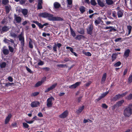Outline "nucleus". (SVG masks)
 <instances>
[{"label": "nucleus", "instance_id": "obj_55", "mask_svg": "<svg viewBox=\"0 0 132 132\" xmlns=\"http://www.w3.org/2000/svg\"><path fill=\"white\" fill-rule=\"evenodd\" d=\"M46 77H44L42 78L41 80L40 81L43 83L46 80Z\"/></svg>", "mask_w": 132, "mask_h": 132}, {"label": "nucleus", "instance_id": "obj_59", "mask_svg": "<svg viewBox=\"0 0 132 132\" xmlns=\"http://www.w3.org/2000/svg\"><path fill=\"white\" fill-rule=\"evenodd\" d=\"M43 69L46 71H48L49 70L50 68L48 67H46L43 68Z\"/></svg>", "mask_w": 132, "mask_h": 132}, {"label": "nucleus", "instance_id": "obj_31", "mask_svg": "<svg viewBox=\"0 0 132 132\" xmlns=\"http://www.w3.org/2000/svg\"><path fill=\"white\" fill-rule=\"evenodd\" d=\"M6 65V64L5 62H3L0 63L1 67L2 68H4Z\"/></svg>", "mask_w": 132, "mask_h": 132}, {"label": "nucleus", "instance_id": "obj_42", "mask_svg": "<svg viewBox=\"0 0 132 132\" xmlns=\"http://www.w3.org/2000/svg\"><path fill=\"white\" fill-rule=\"evenodd\" d=\"M126 99L128 100H130L132 99V94H130L129 95L127 96Z\"/></svg>", "mask_w": 132, "mask_h": 132}, {"label": "nucleus", "instance_id": "obj_25", "mask_svg": "<svg viewBox=\"0 0 132 132\" xmlns=\"http://www.w3.org/2000/svg\"><path fill=\"white\" fill-rule=\"evenodd\" d=\"M127 28L128 30V34L127 35V36H128L131 33V29H132V27L130 26H127Z\"/></svg>", "mask_w": 132, "mask_h": 132}, {"label": "nucleus", "instance_id": "obj_61", "mask_svg": "<svg viewBox=\"0 0 132 132\" xmlns=\"http://www.w3.org/2000/svg\"><path fill=\"white\" fill-rule=\"evenodd\" d=\"M21 45L23 47L24 46V40H21Z\"/></svg>", "mask_w": 132, "mask_h": 132}, {"label": "nucleus", "instance_id": "obj_19", "mask_svg": "<svg viewBox=\"0 0 132 132\" xmlns=\"http://www.w3.org/2000/svg\"><path fill=\"white\" fill-rule=\"evenodd\" d=\"M5 8L6 11V13H9L10 10L11 9V7L10 5H8L5 6Z\"/></svg>", "mask_w": 132, "mask_h": 132}, {"label": "nucleus", "instance_id": "obj_45", "mask_svg": "<svg viewBox=\"0 0 132 132\" xmlns=\"http://www.w3.org/2000/svg\"><path fill=\"white\" fill-rule=\"evenodd\" d=\"M10 34L12 37L15 38L16 37V34L14 32H11Z\"/></svg>", "mask_w": 132, "mask_h": 132}, {"label": "nucleus", "instance_id": "obj_52", "mask_svg": "<svg viewBox=\"0 0 132 132\" xmlns=\"http://www.w3.org/2000/svg\"><path fill=\"white\" fill-rule=\"evenodd\" d=\"M66 48L67 49H69V50L71 52H72V51H73V50L72 48L71 47H69V46H67L66 47Z\"/></svg>", "mask_w": 132, "mask_h": 132}, {"label": "nucleus", "instance_id": "obj_49", "mask_svg": "<svg viewBox=\"0 0 132 132\" xmlns=\"http://www.w3.org/2000/svg\"><path fill=\"white\" fill-rule=\"evenodd\" d=\"M26 1V0H20V4L23 5L25 4Z\"/></svg>", "mask_w": 132, "mask_h": 132}, {"label": "nucleus", "instance_id": "obj_32", "mask_svg": "<svg viewBox=\"0 0 132 132\" xmlns=\"http://www.w3.org/2000/svg\"><path fill=\"white\" fill-rule=\"evenodd\" d=\"M71 34V35L73 37H75L76 34L74 31H73V30L71 28H70Z\"/></svg>", "mask_w": 132, "mask_h": 132}, {"label": "nucleus", "instance_id": "obj_20", "mask_svg": "<svg viewBox=\"0 0 132 132\" xmlns=\"http://www.w3.org/2000/svg\"><path fill=\"white\" fill-rule=\"evenodd\" d=\"M72 0H67L68 4V7L69 8H71L72 6Z\"/></svg>", "mask_w": 132, "mask_h": 132}, {"label": "nucleus", "instance_id": "obj_46", "mask_svg": "<svg viewBox=\"0 0 132 132\" xmlns=\"http://www.w3.org/2000/svg\"><path fill=\"white\" fill-rule=\"evenodd\" d=\"M57 66L60 67L64 68L66 66V65L65 64H60L57 65Z\"/></svg>", "mask_w": 132, "mask_h": 132}, {"label": "nucleus", "instance_id": "obj_60", "mask_svg": "<svg viewBox=\"0 0 132 132\" xmlns=\"http://www.w3.org/2000/svg\"><path fill=\"white\" fill-rule=\"evenodd\" d=\"M38 26L39 27V28H43L44 27V26L42 24L40 23H39L38 24Z\"/></svg>", "mask_w": 132, "mask_h": 132}, {"label": "nucleus", "instance_id": "obj_5", "mask_svg": "<svg viewBox=\"0 0 132 132\" xmlns=\"http://www.w3.org/2000/svg\"><path fill=\"white\" fill-rule=\"evenodd\" d=\"M109 92V91H107L102 94L101 95L99 96L98 98L96 100V102H98L101 99L104 97Z\"/></svg>", "mask_w": 132, "mask_h": 132}, {"label": "nucleus", "instance_id": "obj_26", "mask_svg": "<svg viewBox=\"0 0 132 132\" xmlns=\"http://www.w3.org/2000/svg\"><path fill=\"white\" fill-rule=\"evenodd\" d=\"M101 21L102 20L99 18H98L95 21V25L97 26L98 24H99Z\"/></svg>", "mask_w": 132, "mask_h": 132}, {"label": "nucleus", "instance_id": "obj_12", "mask_svg": "<svg viewBox=\"0 0 132 132\" xmlns=\"http://www.w3.org/2000/svg\"><path fill=\"white\" fill-rule=\"evenodd\" d=\"M130 52V50H129L128 49L126 50L124 52L123 56L126 58L128 57L129 55V54Z\"/></svg>", "mask_w": 132, "mask_h": 132}, {"label": "nucleus", "instance_id": "obj_50", "mask_svg": "<svg viewBox=\"0 0 132 132\" xmlns=\"http://www.w3.org/2000/svg\"><path fill=\"white\" fill-rule=\"evenodd\" d=\"M44 64V62L41 60H40L38 63V64L39 65H42Z\"/></svg>", "mask_w": 132, "mask_h": 132}, {"label": "nucleus", "instance_id": "obj_35", "mask_svg": "<svg viewBox=\"0 0 132 132\" xmlns=\"http://www.w3.org/2000/svg\"><path fill=\"white\" fill-rule=\"evenodd\" d=\"M29 47L31 48H32L33 47V43L31 39H30V41L29 42Z\"/></svg>", "mask_w": 132, "mask_h": 132}, {"label": "nucleus", "instance_id": "obj_41", "mask_svg": "<svg viewBox=\"0 0 132 132\" xmlns=\"http://www.w3.org/2000/svg\"><path fill=\"white\" fill-rule=\"evenodd\" d=\"M8 47L10 51L12 53L14 51V48L10 46Z\"/></svg>", "mask_w": 132, "mask_h": 132}, {"label": "nucleus", "instance_id": "obj_8", "mask_svg": "<svg viewBox=\"0 0 132 132\" xmlns=\"http://www.w3.org/2000/svg\"><path fill=\"white\" fill-rule=\"evenodd\" d=\"M39 102L38 101H34L31 104V106L32 107H37L39 106Z\"/></svg>", "mask_w": 132, "mask_h": 132}, {"label": "nucleus", "instance_id": "obj_44", "mask_svg": "<svg viewBox=\"0 0 132 132\" xmlns=\"http://www.w3.org/2000/svg\"><path fill=\"white\" fill-rule=\"evenodd\" d=\"M112 15L113 17L117 18L116 13L115 11H114L112 12Z\"/></svg>", "mask_w": 132, "mask_h": 132}, {"label": "nucleus", "instance_id": "obj_64", "mask_svg": "<svg viewBox=\"0 0 132 132\" xmlns=\"http://www.w3.org/2000/svg\"><path fill=\"white\" fill-rule=\"evenodd\" d=\"M8 79L10 82H12L13 81V78L11 77H9Z\"/></svg>", "mask_w": 132, "mask_h": 132}, {"label": "nucleus", "instance_id": "obj_11", "mask_svg": "<svg viewBox=\"0 0 132 132\" xmlns=\"http://www.w3.org/2000/svg\"><path fill=\"white\" fill-rule=\"evenodd\" d=\"M2 51L4 54L5 55H7L9 53V50L6 49L5 46H4L3 48Z\"/></svg>", "mask_w": 132, "mask_h": 132}, {"label": "nucleus", "instance_id": "obj_4", "mask_svg": "<svg viewBox=\"0 0 132 132\" xmlns=\"http://www.w3.org/2000/svg\"><path fill=\"white\" fill-rule=\"evenodd\" d=\"M10 29V28L6 26H4L2 27L0 26V34H2L7 31Z\"/></svg>", "mask_w": 132, "mask_h": 132}, {"label": "nucleus", "instance_id": "obj_53", "mask_svg": "<svg viewBox=\"0 0 132 132\" xmlns=\"http://www.w3.org/2000/svg\"><path fill=\"white\" fill-rule=\"evenodd\" d=\"M128 93L127 92H126L125 93H122L121 94H120V96H121V97H122L123 96H125L126 94H127Z\"/></svg>", "mask_w": 132, "mask_h": 132}, {"label": "nucleus", "instance_id": "obj_9", "mask_svg": "<svg viewBox=\"0 0 132 132\" xmlns=\"http://www.w3.org/2000/svg\"><path fill=\"white\" fill-rule=\"evenodd\" d=\"M124 101L123 100H121L118 102L116 104L113 106V109H114L116 107H119V106H121L122 104L124 102Z\"/></svg>", "mask_w": 132, "mask_h": 132}, {"label": "nucleus", "instance_id": "obj_56", "mask_svg": "<svg viewBox=\"0 0 132 132\" xmlns=\"http://www.w3.org/2000/svg\"><path fill=\"white\" fill-rule=\"evenodd\" d=\"M34 120H32L29 121H26L27 123H28L29 124H30L34 122Z\"/></svg>", "mask_w": 132, "mask_h": 132}, {"label": "nucleus", "instance_id": "obj_18", "mask_svg": "<svg viewBox=\"0 0 132 132\" xmlns=\"http://www.w3.org/2000/svg\"><path fill=\"white\" fill-rule=\"evenodd\" d=\"M84 108V105L80 107L76 111V112L77 113L79 114L81 113Z\"/></svg>", "mask_w": 132, "mask_h": 132}, {"label": "nucleus", "instance_id": "obj_57", "mask_svg": "<svg viewBox=\"0 0 132 132\" xmlns=\"http://www.w3.org/2000/svg\"><path fill=\"white\" fill-rule=\"evenodd\" d=\"M26 68L27 70L29 73H32V71L28 67H26Z\"/></svg>", "mask_w": 132, "mask_h": 132}, {"label": "nucleus", "instance_id": "obj_27", "mask_svg": "<svg viewBox=\"0 0 132 132\" xmlns=\"http://www.w3.org/2000/svg\"><path fill=\"white\" fill-rule=\"evenodd\" d=\"M79 10L81 13H83L85 11V8L83 6H81L79 8Z\"/></svg>", "mask_w": 132, "mask_h": 132}, {"label": "nucleus", "instance_id": "obj_21", "mask_svg": "<svg viewBox=\"0 0 132 132\" xmlns=\"http://www.w3.org/2000/svg\"><path fill=\"white\" fill-rule=\"evenodd\" d=\"M42 0H39L38 3V9H41L42 8Z\"/></svg>", "mask_w": 132, "mask_h": 132}, {"label": "nucleus", "instance_id": "obj_47", "mask_svg": "<svg viewBox=\"0 0 132 132\" xmlns=\"http://www.w3.org/2000/svg\"><path fill=\"white\" fill-rule=\"evenodd\" d=\"M91 4L93 5H95L96 4L95 0H91Z\"/></svg>", "mask_w": 132, "mask_h": 132}, {"label": "nucleus", "instance_id": "obj_36", "mask_svg": "<svg viewBox=\"0 0 132 132\" xmlns=\"http://www.w3.org/2000/svg\"><path fill=\"white\" fill-rule=\"evenodd\" d=\"M128 82L129 83H130L132 82V75L131 74L129 75Z\"/></svg>", "mask_w": 132, "mask_h": 132}, {"label": "nucleus", "instance_id": "obj_63", "mask_svg": "<svg viewBox=\"0 0 132 132\" xmlns=\"http://www.w3.org/2000/svg\"><path fill=\"white\" fill-rule=\"evenodd\" d=\"M51 90H52V89L51 88V87H49V88H48L47 89H46L45 90V92L46 93L47 92Z\"/></svg>", "mask_w": 132, "mask_h": 132}, {"label": "nucleus", "instance_id": "obj_58", "mask_svg": "<svg viewBox=\"0 0 132 132\" xmlns=\"http://www.w3.org/2000/svg\"><path fill=\"white\" fill-rule=\"evenodd\" d=\"M4 41L5 43L10 44L9 40H8L6 38H5L4 40Z\"/></svg>", "mask_w": 132, "mask_h": 132}, {"label": "nucleus", "instance_id": "obj_7", "mask_svg": "<svg viewBox=\"0 0 132 132\" xmlns=\"http://www.w3.org/2000/svg\"><path fill=\"white\" fill-rule=\"evenodd\" d=\"M81 84V82H77L75 84L70 86L69 88L71 89L75 88L79 86Z\"/></svg>", "mask_w": 132, "mask_h": 132}, {"label": "nucleus", "instance_id": "obj_28", "mask_svg": "<svg viewBox=\"0 0 132 132\" xmlns=\"http://www.w3.org/2000/svg\"><path fill=\"white\" fill-rule=\"evenodd\" d=\"M18 38L20 41L24 40V37L21 34H20L18 36Z\"/></svg>", "mask_w": 132, "mask_h": 132}, {"label": "nucleus", "instance_id": "obj_6", "mask_svg": "<svg viewBox=\"0 0 132 132\" xmlns=\"http://www.w3.org/2000/svg\"><path fill=\"white\" fill-rule=\"evenodd\" d=\"M68 111L66 110L61 113L59 116V117L61 118H65L68 116Z\"/></svg>", "mask_w": 132, "mask_h": 132}, {"label": "nucleus", "instance_id": "obj_14", "mask_svg": "<svg viewBox=\"0 0 132 132\" xmlns=\"http://www.w3.org/2000/svg\"><path fill=\"white\" fill-rule=\"evenodd\" d=\"M93 29V26L92 25H90L88 27V28L87 29V30L88 34L91 35L92 34V31Z\"/></svg>", "mask_w": 132, "mask_h": 132}, {"label": "nucleus", "instance_id": "obj_13", "mask_svg": "<svg viewBox=\"0 0 132 132\" xmlns=\"http://www.w3.org/2000/svg\"><path fill=\"white\" fill-rule=\"evenodd\" d=\"M123 11L122 10H120L117 12V15L119 18L121 17L123 15Z\"/></svg>", "mask_w": 132, "mask_h": 132}, {"label": "nucleus", "instance_id": "obj_22", "mask_svg": "<svg viewBox=\"0 0 132 132\" xmlns=\"http://www.w3.org/2000/svg\"><path fill=\"white\" fill-rule=\"evenodd\" d=\"M117 54L116 53H113L112 55V62H113L117 58Z\"/></svg>", "mask_w": 132, "mask_h": 132}, {"label": "nucleus", "instance_id": "obj_51", "mask_svg": "<svg viewBox=\"0 0 132 132\" xmlns=\"http://www.w3.org/2000/svg\"><path fill=\"white\" fill-rule=\"evenodd\" d=\"M102 106L103 108L105 109H107L108 107V106L105 103L102 104Z\"/></svg>", "mask_w": 132, "mask_h": 132}, {"label": "nucleus", "instance_id": "obj_2", "mask_svg": "<svg viewBox=\"0 0 132 132\" xmlns=\"http://www.w3.org/2000/svg\"><path fill=\"white\" fill-rule=\"evenodd\" d=\"M123 114L125 117H129L132 114V108L126 107L124 110Z\"/></svg>", "mask_w": 132, "mask_h": 132}, {"label": "nucleus", "instance_id": "obj_39", "mask_svg": "<svg viewBox=\"0 0 132 132\" xmlns=\"http://www.w3.org/2000/svg\"><path fill=\"white\" fill-rule=\"evenodd\" d=\"M110 28V30H109V31L110 32H112V31H116V29L115 28L112 27V26H111Z\"/></svg>", "mask_w": 132, "mask_h": 132}, {"label": "nucleus", "instance_id": "obj_16", "mask_svg": "<svg viewBox=\"0 0 132 132\" xmlns=\"http://www.w3.org/2000/svg\"><path fill=\"white\" fill-rule=\"evenodd\" d=\"M106 75H107L106 73H105L103 74L101 79V83L102 84L104 83L106 80Z\"/></svg>", "mask_w": 132, "mask_h": 132}, {"label": "nucleus", "instance_id": "obj_15", "mask_svg": "<svg viewBox=\"0 0 132 132\" xmlns=\"http://www.w3.org/2000/svg\"><path fill=\"white\" fill-rule=\"evenodd\" d=\"M11 114H8V116L6 117L5 120V124H7L9 122L10 119L11 117Z\"/></svg>", "mask_w": 132, "mask_h": 132}, {"label": "nucleus", "instance_id": "obj_40", "mask_svg": "<svg viewBox=\"0 0 132 132\" xmlns=\"http://www.w3.org/2000/svg\"><path fill=\"white\" fill-rule=\"evenodd\" d=\"M83 53L85 54L86 55L88 56H91V54L89 52H83Z\"/></svg>", "mask_w": 132, "mask_h": 132}, {"label": "nucleus", "instance_id": "obj_37", "mask_svg": "<svg viewBox=\"0 0 132 132\" xmlns=\"http://www.w3.org/2000/svg\"><path fill=\"white\" fill-rule=\"evenodd\" d=\"M83 37V36L82 35H78L76 36V39L78 40H80Z\"/></svg>", "mask_w": 132, "mask_h": 132}, {"label": "nucleus", "instance_id": "obj_33", "mask_svg": "<svg viewBox=\"0 0 132 132\" xmlns=\"http://www.w3.org/2000/svg\"><path fill=\"white\" fill-rule=\"evenodd\" d=\"M9 2V1L8 0H2V3L4 5H6Z\"/></svg>", "mask_w": 132, "mask_h": 132}, {"label": "nucleus", "instance_id": "obj_3", "mask_svg": "<svg viewBox=\"0 0 132 132\" xmlns=\"http://www.w3.org/2000/svg\"><path fill=\"white\" fill-rule=\"evenodd\" d=\"M54 98L52 97H51L48 98L47 101V106L48 107H51L52 105V102L54 100Z\"/></svg>", "mask_w": 132, "mask_h": 132}, {"label": "nucleus", "instance_id": "obj_38", "mask_svg": "<svg viewBox=\"0 0 132 132\" xmlns=\"http://www.w3.org/2000/svg\"><path fill=\"white\" fill-rule=\"evenodd\" d=\"M121 64V62L120 61H119L115 64L114 65L115 67H118L120 66Z\"/></svg>", "mask_w": 132, "mask_h": 132}, {"label": "nucleus", "instance_id": "obj_30", "mask_svg": "<svg viewBox=\"0 0 132 132\" xmlns=\"http://www.w3.org/2000/svg\"><path fill=\"white\" fill-rule=\"evenodd\" d=\"M42 83L40 81H39L37 82L35 85V87H37L41 85L42 84Z\"/></svg>", "mask_w": 132, "mask_h": 132}, {"label": "nucleus", "instance_id": "obj_62", "mask_svg": "<svg viewBox=\"0 0 132 132\" xmlns=\"http://www.w3.org/2000/svg\"><path fill=\"white\" fill-rule=\"evenodd\" d=\"M121 38H117V39H115V40H114V41L116 42H118V41H119L120 40H121Z\"/></svg>", "mask_w": 132, "mask_h": 132}, {"label": "nucleus", "instance_id": "obj_34", "mask_svg": "<svg viewBox=\"0 0 132 132\" xmlns=\"http://www.w3.org/2000/svg\"><path fill=\"white\" fill-rule=\"evenodd\" d=\"M120 94H118L116 95L114 97V100H116L117 99H118L120 98H121V96H120Z\"/></svg>", "mask_w": 132, "mask_h": 132}, {"label": "nucleus", "instance_id": "obj_29", "mask_svg": "<svg viewBox=\"0 0 132 132\" xmlns=\"http://www.w3.org/2000/svg\"><path fill=\"white\" fill-rule=\"evenodd\" d=\"M98 4L102 7H103L104 6L103 3L100 0H97Z\"/></svg>", "mask_w": 132, "mask_h": 132}, {"label": "nucleus", "instance_id": "obj_48", "mask_svg": "<svg viewBox=\"0 0 132 132\" xmlns=\"http://www.w3.org/2000/svg\"><path fill=\"white\" fill-rule=\"evenodd\" d=\"M23 126L24 127L26 128H28L29 127V125L25 122L23 123Z\"/></svg>", "mask_w": 132, "mask_h": 132}, {"label": "nucleus", "instance_id": "obj_17", "mask_svg": "<svg viewBox=\"0 0 132 132\" xmlns=\"http://www.w3.org/2000/svg\"><path fill=\"white\" fill-rule=\"evenodd\" d=\"M22 13L23 14L25 17H27V15L28 13V10L26 9H23L22 11Z\"/></svg>", "mask_w": 132, "mask_h": 132}, {"label": "nucleus", "instance_id": "obj_43", "mask_svg": "<svg viewBox=\"0 0 132 132\" xmlns=\"http://www.w3.org/2000/svg\"><path fill=\"white\" fill-rule=\"evenodd\" d=\"M39 94L38 92H35L32 93L31 96H35Z\"/></svg>", "mask_w": 132, "mask_h": 132}, {"label": "nucleus", "instance_id": "obj_54", "mask_svg": "<svg viewBox=\"0 0 132 132\" xmlns=\"http://www.w3.org/2000/svg\"><path fill=\"white\" fill-rule=\"evenodd\" d=\"M57 83H55L54 84L52 85L50 87L52 89H53L57 85Z\"/></svg>", "mask_w": 132, "mask_h": 132}, {"label": "nucleus", "instance_id": "obj_24", "mask_svg": "<svg viewBox=\"0 0 132 132\" xmlns=\"http://www.w3.org/2000/svg\"><path fill=\"white\" fill-rule=\"evenodd\" d=\"M54 7L55 8H58L60 6V5L57 2H55L54 4Z\"/></svg>", "mask_w": 132, "mask_h": 132}, {"label": "nucleus", "instance_id": "obj_23", "mask_svg": "<svg viewBox=\"0 0 132 132\" xmlns=\"http://www.w3.org/2000/svg\"><path fill=\"white\" fill-rule=\"evenodd\" d=\"M106 3L107 5H110L113 4L114 2L112 0H106Z\"/></svg>", "mask_w": 132, "mask_h": 132}, {"label": "nucleus", "instance_id": "obj_10", "mask_svg": "<svg viewBox=\"0 0 132 132\" xmlns=\"http://www.w3.org/2000/svg\"><path fill=\"white\" fill-rule=\"evenodd\" d=\"M14 20L18 23H20L22 21L21 18L19 16H18L15 15L14 16Z\"/></svg>", "mask_w": 132, "mask_h": 132}, {"label": "nucleus", "instance_id": "obj_1", "mask_svg": "<svg viewBox=\"0 0 132 132\" xmlns=\"http://www.w3.org/2000/svg\"><path fill=\"white\" fill-rule=\"evenodd\" d=\"M39 16L44 18H47L48 20L52 21H57L62 20V19L59 17H54L53 14L46 12L41 13Z\"/></svg>", "mask_w": 132, "mask_h": 132}]
</instances>
